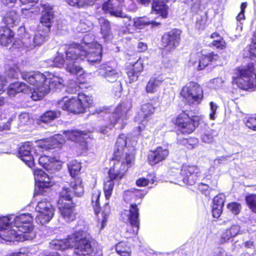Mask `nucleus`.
<instances>
[{
	"instance_id": "1",
	"label": "nucleus",
	"mask_w": 256,
	"mask_h": 256,
	"mask_svg": "<svg viewBox=\"0 0 256 256\" xmlns=\"http://www.w3.org/2000/svg\"><path fill=\"white\" fill-rule=\"evenodd\" d=\"M32 222L30 214L0 217V238L10 242L32 240L36 236Z\"/></svg>"
},
{
	"instance_id": "2",
	"label": "nucleus",
	"mask_w": 256,
	"mask_h": 256,
	"mask_svg": "<svg viewBox=\"0 0 256 256\" xmlns=\"http://www.w3.org/2000/svg\"><path fill=\"white\" fill-rule=\"evenodd\" d=\"M84 224L82 220L78 221L74 234L65 240H52L50 244V247L60 250L74 247V252L78 256H94L95 252L91 244L90 235Z\"/></svg>"
},
{
	"instance_id": "3",
	"label": "nucleus",
	"mask_w": 256,
	"mask_h": 256,
	"mask_svg": "<svg viewBox=\"0 0 256 256\" xmlns=\"http://www.w3.org/2000/svg\"><path fill=\"white\" fill-rule=\"evenodd\" d=\"M23 80L34 86L31 91V98L34 100L42 98L50 89H60L64 86V80L54 74L48 78L38 72H21Z\"/></svg>"
},
{
	"instance_id": "4",
	"label": "nucleus",
	"mask_w": 256,
	"mask_h": 256,
	"mask_svg": "<svg viewBox=\"0 0 256 256\" xmlns=\"http://www.w3.org/2000/svg\"><path fill=\"white\" fill-rule=\"evenodd\" d=\"M136 144V138L132 140L124 134L119 135L116 142L114 158L112 160L114 168L111 170L110 172H113L114 170H117L118 168H121L122 172L118 175V176H122L124 172H126L134 164ZM110 174L112 176H114L113 173Z\"/></svg>"
},
{
	"instance_id": "5",
	"label": "nucleus",
	"mask_w": 256,
	"mask_h": 256,
	"mask_svg": "<svg viewBox=\"0 0 256 256\" xmlns=\"http://www.w3.org/2000/svg\"><path fill=\"white\" fill-rule=\"evenodd\" d=\"M74 46H65V59L62 55L58 54L53 60H49L48 62L52 67L61 68L65 65L66 69L68 72L78 76L80 83H84L86 80V74L79 64L82 56H79L80 50L76 48Z\"/></svg>"
},
{
	"instance_id": "6",
	"label": "nucleus",
	"mask_w": 256,
	"mask_h": 256,
	"mask_svg": "<svg viewBox=\"0 0 256 256\" xmlns=\"http://www.w3.org/2000/svg\"><path fill=\"white\" fill-rule=\"evenodd\" d=\"M146 194L144 191L137 189H130L125 190L123 194L124 200L126 202H134L130 204L128 210H124L122 214L124 220L129 221L132 230H127L125 236L132 237L136 235L140 228L139 209L138 204H140L141 200Z\"/></svg>"
},
{
	"instance_id": "7",
	"label": "nucleus",
	"mask_w": 256,
	"mask_h": 256,
	"mask_svg": "<svg viewBox=\"0 0 256 256\" xmlns=\"http://www.w3.org/2000/svg\"><path fill=\"white\" fill-rule=\"evenodd\" d=\"M82 46H78L74 44L70 46L74 45L76 48L80 50L79 56H82L80 60L86 58L88 62L93 63L99 61L102 58V48L100 44L94 41V36L90 34H86L82 39Z\"/></svg>"
},
{
	"instance_id": "8",
	"label": "nucleus",
	"mask_w": 256,
	"mask_h": 256,
	"mask_svg": "<svg viewBox=\"0 0 256 256\" xmlns=\"http://www.w3.org/2000/svg\"><path fill=\"white\" fill-rule=\"evenodd\" d=\"M252 64L236 68L232 76V83L239 88L246 90H254L256 88V74Z\"/></svg>"
},
{
	"instance_id": "9",
	"label": "nucleus",
	"mask_w": 256,
	"mask_h": 256,
	"mask_svg": "<svg viewBox=\"0 0 256 256\" xmlns=\"http://www.w3.org/2000/svg\"><path fill=\"white\" fill-rule=\"evenodd\" d=\"M72 191L64 186L60 192L58 207L60 217L66 222L74 221L77 215L75 204L72 202Z\"/></svg>"
},
{
	"instance_id": "10",
	"label": "nucleus",
	"mask_w": 256,
	"mask_h": 256,
	"mask_svg": "<svg viewBox=\"0 0 256 256\" xmlns=\"http://www.w3.org/2000/svg\"><path fill=\"white\" fill-rule=\"evenodd\" d=\"M180 94L189 104H200L203 98L201 86L194 82L187 83L182 88Z\"/></svg>"
},
{
	"instance_id": "11",
	"label": "nucleus",
	"mask_w": 256,
	"mask_h": 256,
	"mask_svg": "<svg viewBox=\"0 0 256 256\" xmlns=\"http://www.w3.org/2000/svg\"><path fill=\"white\" fill-rule=\"evenodd\" d=\"M68 168L72 180L70 184V190L73 192L74 194L77 196H81L84 194V188L82 180L80 178H74L80 172L81 168L80 163L76 160H72L68 165Z\"/></svg>"
},
{
	"instance_id": "12",
	"label": "nucleus",
	"mask_w": 256,
	"mask_h": 256,
	"mask_svg": "<svg viewBox=\"0 0 256 256\" xmlns=\"http://www.w3.org/2000/svg\"><path fill=\"white\" fill-rule=\"evenodd\" d=\"M201 174L199 167L194 165H183L176 179L179 184H194Z\"/></svg>"
},
{
	"instance_id": "13",
	"label": "nucleus",
	"mask_w": 256,
	"mask_h": 256,
	"mask_svg": "<svg viewBox=\"0 0 256 256\" xmlns=\"http://www.w3.org/2000/svg\"><path fill=\"white\" fill-rule=\"evenodd\" d=\"M42 152L37 144L34 146L30 142H27L23 144L19 148L18 156L28 166L31 168L34 165V156H36Z\"/></svg>"
},
{
	"instance_id": "14",
	"label": "nucleus",
	"mask_w": 256,
	"mask_h": 256,
	"mask_svg": "<svg viewBox=\"0 0 256 256\" xmlns=\"http://www.w3.org/2000/svg\"><path fill=\"white\" fill-rule=\"evenodd\" d=\"M36 211L38 213L36 217V222L44 224L52 218L54 209L50 202L43 198L38 202Z\"/></svg>"
},
{
	"instance_id": "15",
	"label": "nucleus",
	"mask_w": 256,
	"mask_h": 256,
	"mask_svg": "<svg viewBox=\"0 0 256 256\" xmlns=\"http://www.w3.org/2000/svg\"><path fill=\"white\" fill-rule=\"evenodd\" d=\"M98 72L102 78L110 82H116L117 90H121L122 85L120 80H117L121 76V72L115 68L106 64H102L98 69Z\"/></svg>"
},
{
	"instance_id": "16",
	"label": "nucleus",
	"mask_w": 256,
	"mask_h": 256,
	"mask_svg": "<svg viewBox=\"0 0 256 256\" xmlns=\"http://www.w3.org/2000/svg\"><path fill=\"white\" fill-rule=\"evenodd\" d=\"M181 34L182 31L176 29L164 34L162 42L164 49L168 51L174 50L179 44Z\"/></svg>"
},
{
	"instance_id": "17",
	"label": "nucleus",
	"mask_w": 256,
	"mask_h": 256,
	"mask_svg": "<svg viewBox=\"0 0 256 256\" xmlns=\"http://www.w3.org/2000/svg\"><path fill=\"white\" fill-rule=\"evenodd\" d=\"M79 102L77 98L66 96L58 102V108L74 114L83 113V108Z\"/></svg>"
},
{
	"instance_id": "18",
	"label": "nucleus",
	"mask_w": 256,
	"mask_h": 256,
	"mask_svg": "<svg viewBox=\"0 0 256 256\" xmlns=\"http://www.w3.org/2000/svg\"><path fill=\"white\" fill-rule=\"evenodd\" d=\"M128 109L124 104H120L116 108L110 118V124L107 126L109 128H112L116 124H120V128L123 127L126 124V112Z\"/></svg>"
},
{
	"instance_id": "19",
	"label": "nucleus",
	"mask_w": 256,
	"mask_h": 256,
	"mask_svg": "<svg viewBox=\"0 0 256 256\" xmlns=\"http://www.w3.org/2000/svg\"><path fill=\"white\" fill-rule=\"evenodd\" d=\"M176 124L179 130L183 134H189L195 129L194 120L190 118L188 114L183 112L176 118Z\"/></svg>"
},
{
	"instance_id": "20",
	"label": "nucleus",
	"mask_w": 256,
	"mask_h": 256,
	"mask_svg": "<svg viewBox=\"0 0 256 256\" xmlns=\"http://www.w3.org/2000/svg\"><path fill=\"white\" fill-rule=\"evenodd\" d=\"M64 142V140L62 134H58L52 138L46 139L39 140L35 142L37 146L42 152L44 150L52 149L58 147Z\"/></svg>"
},
{
	"instance_id": "21",
	"label": "nucleus",
	"mask_w": 256,
	"mask_h": 256,
	"mask_svg": "<svg viewBox=\"0 0 256 256\" xmlns=\"http://www.w3.org/2000/svg\"><path fill=\"white\" fill-rule=\"evenodd\" d=\"M34 175L36 186L39 188L38 191L36 188L35 194L42 193L44 188H47L52 186L50 178L42 170L38 168L34 169Z\"/></svg>"
},
{
	"instance_id": "22",
	"label": "nucleus",
	"mask_w": 256,
	"mask_h": 256,
	"mask_svg": "<svg viewBox=\"0 0 256 256\" xmlns=\"http://www.w3.org/2000/svg\"><path fill=\"white\" fill-rule=\"evenodd\" d=\"M124 6L123 0H105L102 10L111 15L117 17L124 16L122 8Z\"/></svg>"
},
{
	"instance_id": "23",
	"label": "nucleus",
	"mask_w": 256,
	"mask_h": 256,
	"mask_svg": "<svg viewBox=\"0 0 256 256\" xmlns=\"http://www.w3.org/2000/svg\"><path fill=\"white\" fill-rule=\"evenodd\" d=\"M114 168V165H113L112 167L110 168L108 172V180L105 181L104 186V191L105 194L106 199L108 200L112 196V192L114 186V180H120L122 178L125 174L126 172H124L122 176H118V174L121 173L122 170L121 168H118L117 170H114L113 171L114 176H111V170Z\"/></svg>"
},
{
	"instance_id": "24",
	"label": "nucleus",
	"mask_w": 256,
	"mask_h": 256,
	"mask_svg": "<svg viewBox=\"0 0 256 256\" xmlns=\"http://www.w3.org/2000/svg\"><path fill=\"white\" fill-rule=\"evenodd\" d=\"M48 34V32H46V29H44V31L42 32V33L40 30L38 31L32 38L26 37V36H25L22 41L24 46L28 50H31L36 46H40L45 41Z\"/></svg>"
},
{
	"instance_id": "25",
	"label": "nucleus",
	"mask_w": 256,
	"mask_h": 256,
	"mask_svg": "<svg viewBox=\"0 0 256 256\" xmlns=\"http://www.w3.org/2000/svg\"><path fill=\"white\" fill-rule=\"evenodd\" d=\"M169 154V150L166 146H158L151 152L148 157L149 164L154 166L164 160Z\"/></svg>"
},
{
	"instance_id": "26",
	"label": "nucleus",
	"mask_w": 256,
	"mask_h": 256,
	"mask_svg": "<svg viewBox=\"0 0 256 256\" xmlns=\"http://www.w3.org/2000/svg\"><path fill=\"white\" fill-rule=\"evenodd\" d=\"M240 226L238 224H232L230 228L224 230L218 239V243L224 244L228 242L230 239L242 234Z\"/></svg>"
},
{
	"instance_id": "27",
	"label": "nucleus",
	"mask_w": 256,
	"mask_h": 256,
	"mask_svg": "<svg viewBox=\"0 0 256 256\" xmlns=\"http://www.w3.org/2000/svg\"><path fill=\"white\" fill-rule=\"evenodd\" d=\"M42 10L40 22L46 28V32L50 30V23L54 18L52 7L48 4H44L42 6Z\"/></svg>"
},
{
	"instance_id": "28",
	"label": "nucleus",
	"mask_w": 256,
	"mask_h": 256,
	"mask_svg": "<svg viewBox=\"0 0 256 256\" xmlns=\"http://www.w3.org/2000/svg\"><path fill=\"white\" fill-rule=\"evenodd\" d=\"M142 110L144 118V119L141 120L138 116L136 117V122L138 124H140L141 125L139 126L138 128V132H140L142 130L144 129L145 125L148 122L147 118L148 116L153 114L155 110V108L150 103H146L144 104L142 106Z\"/></svg>"
},
{
	"instance_id": "29",
	"label": "nucleus",
	"mask_w": 256,
	"mask_h": 256,
	"mask_svg": "<svg viewBox=\"0 0 256 256\" xmlns=\"http://www.w3.org/2000/svg\"><path fill=\"white\" fill-rule=\"evenodd\" d=\"M39 164L48 170L53 172L61 168V162L54 158L46 156H41L38 158Z\"/></svg>"
},
{
	"instance_id": "30",
	"label": "nucleus",
	"mask_w": 256,
	"mask_h": 256,
	"mask_svg": "<svg viewBox=\"0 0 256 256\" xmlns=\"http://www.w3.org/2000/svg\"><path fill=\"white\" fill-rule=\"evenodd\" d=\"M144 69V63L141 59L138 60L134 64L130 66L127 71V74L130 80V82H132L138 80L140 72Z\"/></svg>"
},
{
	"instance_id": "31",
	"label": "nucleus",
	"mask_w": 256,
	"mask_h": 256,
	"mask_svg": "<svg viewBox=\"0 0 256 256\" xmlns=\"http://www.w3.org/2000/svg\"><path fill=\"white\" fill-rule=\"evenodd\" d=\"M64 134L68 139L76 142H82V148H86V144L84 140L88 137V134L84 131H80L78 130H73L64 132Z\"/></svg>"
},
{
	"instance_id": "32",
	"label": "nucleus",
	"mask_w": 256,
	"mask_h": 256,
	"mask_svg": "<svg viewBox=\"0 0 256 256\" xmlns=\"http://www.w3.org/2000/svg\"><path fill=\"white\" fill-rule=\"evenodd\" d=\"M200 52V55H198L199 62L196 66L198 70H204L210 62L216 60L218 58V56L212 52L208 54H204L203 52Z\"/></svg>"
},
{
	"instance_id": "33",
	"label": "nucleus",
	"mask_w": 256,
	"mask_h": 256,
	"mask_svg": "<svg viewBox=\"0 0 256 256\" xmlns=\"http://www.w3.org/2000/svg\"><path fill=\"white\" fill-rule=\"evenodd\" d=\"M2 20L4 24L6 25V28H12L19 24L20 17L16 11L11 10L6 14Z\"/></svg>"
},
{
	"instance_id": "34",
	"label": "nucleus",
	"mask_w": 256,
	"mask_h": 256,
	"mask_svg": "<svg viewBox=\"0 0 256 256\" xmlns=\"http://www.w3.org/2000/svg\"><path fill=\"white\" fill-rule=\"evenodd\" d=\"M29 91L30 88L25 83L17 82L9 86L7 94L8 96H12L20 92L26 93Z\"/></svg>"
},
{
	"instance_id": "35",
	"label": "nucleus",
	"mask_w": 256,
	"mask_h": 256,
	"mask_svg": "<svg viewBox=\"0 0 256 256\" xmlns=\"http://www.w3.org/2000/svg\"><path fill=\"white\" fill-rule=\"evenodd\" d=\"M98 22L100 27V32L104 40L108 41L112 40L113 36L110 22L104 18H101L98 19Z\"/></svg>"
},
{
	"instance_id": "36",
	"label": "nucleus",
	"mask_w": 256,
	"mask_h": 256,
	"mask_svg": "<svg viewBox=\"0 0 256 256\" xmlns=\"http://www.w3.org/2000/svg\"><path fill=\"white\" fill-rule=\"evenodd\" d=\"M163 81L164 78L160 76L152 77L146 86V92L152 94L156 92Z\"/></svg>"
},
{
	"instance_id": "37",
	"label": "nucleus",
	"mask_w": 256,
	"mask_h": 256,
	"mask_svg": "<svg viewBox=\"0 0 256 256\" xmlns=\"http://www.w3.org/2000/svg\"><path fill=\"white\" fill-rule=\"evenodd\" d=\"M99 210L100 208L96 214L98 215V221H100V224L98 223V226L100 225V229L102 230L106 225V222L110 213V206L108 203H106L102 211L100 212Z\"/></svg>"
},
{
	"instance_id": "38",
	"label": "nucleus",
	"mask_w": 256,
	"mask_h": 256,
	"mask_svg": "<svg viewBox=\"0 0 256 256\" xmlns=\"http://www.w3.org/2000/svg\"><path fill=\"white\" fill-rule=\"evenodd\" d=\"M13 33L10 28L2 27L0 28V44L6 46L12 42Z\"/></svg>"
},
{
	"instance_id": "39",
	"label": "nucleus",
	"mask_w": 256,
	"mask_h": 256,
	"mask_svg": "<svg viewBox=\"0 0 256 256\" xmlns=\"http://www.w3.org/2000/svg\"><path fill=\"white\" fill-rule=\"evenodd\" d=\"M136 29H142L146 26L152 24V26H158L160 22L154 20H150L146 17L134 18Z\"/></svg>"
},
{
	"instance_id": "40",
	"label": "nucleus",
	"mask_w": 256,
	"mask_h": 256,
	"mask_svg": "<svg viewBox=\"0 0 256 256\" xmlns=\"http://www.w3.org/2000/svg\"><path fill=\"white\" fill-rule=\"evenodd\" d=\"M60 115V112H59L52 110L46 112L40 117L39 119L38 120V123L41 124L42 122H49L58 118Z\"/></svg>"
},
{
	"instance_id": "41",
	"label": "nucleus",
	"mask_w": 256,
	"mask_h": 256,
	"mask_svg": "<svg viewBox=\"0 0 256 256\" xmlns=\"http://www.w3.org/2000/svg\"><path fill=\"white\" fill-rule=\"evenodd\" d=\"M77 98L80 102V106L83 108V112H84L86 108L92 106L93 102L92 99L90 96H87L83 93L79 94Z\"/></svg>"
},
{
	"instance_id": "42",
	"label": "nucleus",
	"mask_w": 256,
	"mask_h": 256,
	"mask_svg": "<svg viewBox=\"0 0 256 256\" xmlns=\"http://www.w3.org/2000/svg\"><path fill=\"white\" fill-rule=\"evenodd\" d=\"M116 250L120 256H130L131 249L130 246L124 242H122L116 246Z\"/></svg>"
},
{
	"instance_id": "43",
	"label": "nucleus",
	"mask_w": 256,
	"mask_h": 256,
	"mask_svg": "<svg viewBox=\"0 0 256 256\" xmlns=\"http://www.w3.org/2000/svg\"><path fill=\"white\" fill-rule=\"evenodd\" d=\"M155 181V176L153 174H148L146 178L142 177L136 181V184L138 186H146L150 184H153Z\"/></svg>"
},
{
	"instance_id": "44",
	"label": "nucleus",
	"mask_w": 256,
	"mask_h": 256,
	"mask_svg": "<svg viewBox=\"0 0 256 256\" xmlns=\"http://www.w3.org/2000/svg\"><path fill=\"white\" fill-rule=\"evenodd\" d=\"M95 0H66V2L70 6L80 8L92 4Z\"/></svg>"
},
{
	"instance_id": "45",
	"label": "nucleus",
	"mask_w": 256,
	"mask_h": 256,
	"mask_svg": "<svg viewBox=\"0 0 256 256\" xmlns=\"http://www.w3.org/2000/svg\"><path fill=\"white\" fill-rule=\"evenodd\" d=\"M218 132L214 130H206L202 135V140L206 143H210L213 141L214 138L217 136Z\"/></svg>"
},
{
	"instance_id": "46",
	"label": "nucleus",
	"mask_w": 256,
	"mask_h": 256,
	"mask_svg": "<svg viewBox=\"0 0 256 256\" xmlns=\"http://www.w3.org/2000/svg\"><path fill=\"white\" fill-rule=\"evenodd\" d=\"M101 192L100 190H94L92 196V204L94 207L95 213L98 212V210L100 208L99 198Z\"/></svg>"
},
{
	"instance_id": "47",
	"label": "nucleus",
	"mask_w": 256,
	"mask_h": 256,
	"mask_svg": "<svg viewBox=\"0 0 256 256\" xmlns=\"http://www.w3.org/2000/svg\"><path fill=\"white\" fill-rule=\"evenodd\" d=\"M124 16H122V18H124V23L127 29V30L128 32L134 33L136 30L135 26L134 18L132 20L130 17L126 16L124 14Z\"/></svg>"
},
{
	"instance_id": "48",
	"label": "nucleus",
	"mask_w": 256,
	"mask_h": 256,
	"mask_svg": "<svg viewBox=\"0 0 256 256\" xmlns=\"http://www.w3.org/2000/svg\"><path fill=\"white\" fill-rule=\"evenodd\" d=\"M246 202L250 210L256 213V194H250L246 198Z\"/></svg>"
},
{
	"instance_id": "49",
	"label": "nucleus",
	"mask_w": 256,
	"mask_h": 256,
	"mask_svg": "<svg viewBox=\"0 0 256 256\" xmlns=\"http://www.w3.org/2000/svg\"><path fill=\"white\" fill-rule=\"evenodd\" d=\"M91 22L84 20L81 21L77 27V30L80 32H84L90 30L92 27Z\"/></svg>"
},
{
	"instance_id": "50",
	"label": "nucleus",
	"mask_w": 256,
	"mask_h": 256,
	"mask_svg": "<svg viewBox=\"0 0 256 256\" xmlns=\"http://www.w3.org/2000/svg\"><path fill=\"white\" fill-rule=\"evenodd\" d=\"M198 55H200V52H197L190 54L189 60L188 63V66L193 67L194 69L197 70L196 66H198V63L199 62Z\"/></svg>"
},
{
	"instance_id": "51",
	"label": "nucleus",
	"mask_w": 256,
	"mask_h": 256,
	"mask_svg": "<svg viewBox=\"0 0 256 256\" xmlns=\"http://www.w3.org/2000/svg\"><path fill=\"white\" fill-rule=\"evenodd\" d=\"M227 208L232 213L235 215L238 214L242 208L240 204L236 202H232L227 205Z\"/></svg>"
},
{
	"instance_id": "52",
	"label": "nucleus",
	"mask_w": 256,
	"mask_h": 256,
	"mask_svg": "<svg viewBox=\"0 0 256 256\" xmlns=\"http://www.w3.org/2000/svg\"><path fill=\"white\" fill-rule=\"evenodd\" d=\"M31 254L28 248H20L18 252L9 253L6 256H30Z\"/></svg>"
},
{
	"instance_id": "53",
	"label": "nucleus",
	"mask_w": 256,
	"mask_h": 256,
	"mask_svg": "<svg viewBox=\"0 0 256 256\" xmlns=\"http://www.w3.org/2000/svg\"><path fill=\"white\" fill-rule=\"evenodd\" d=\"M224 82V80L220 77L211 80L209 82L210 86L214 88H219L222 87Z\"/></svg>"
},
{
	"instance_id": "54",
	"label": "nucleus",
	"mask_w": 256,
	"mask_h": 256,
	"mask_svg": "<svg viewBox=\"0 0 256 256\" xmlns=\"http://www.w3.org/2000/svg\"><path fill=\"white\" fill-rule=\"evenodd\" d=\"M225 200V196L222 194H220L216 196L213 200V206H224V202Z\"/></svg>"
},
{
	"instance_id": "55",
	"label": "nucleus",
	"mask_w": 256,
	"mask_h": 256,
	"mask_svg": "<svg viewBox=\"0 0 256 256\" xmlns=\"http://www.w3.org/2000/svg\"><path fill=\"white\" fill-rule=\"evenodd\" d=\"M210 112L209 114L210 119L211 120H214L216 118V112L218 108V105L213 102L210 104Z\"/></svg>"
},
{
	"instance_id": "56",
	"label": "nucleus",
	"mask_w": 256,
	"mask_h": 256,
	"mask_svg": "<svg viewBox=\"0 0 256 256\" xmlns=\"http://www.w3.org/2000/svg\"><path fill=\"white\" fill-rule=\"evenodd\" d=\"M184 143L186 146L189 149L194 148L198 144V140L195 138H190L186 141Z\"/></svg>"
},
{
	"instance_id": "57",
	"label": "nucleus",
	"mask_w": 256,
	"mask_h": 256,
	"mask_svg": "<svg viewBox=\"0 0 256 256\" xmlns=\"http://www.w3.org/2000/svg\"><path fill=\"white\" fill-rule=\"evenodd\" d=\"M252 42L253 44L250 46L248 51L250 56L256 57V30L254 32Z\"/></svg>"
},
{
	"instance_id": "58",
	"label": "nucleus",
	"mask_w": 256,
	"mask_h": 256,
	"mask_svg": "<svg viewBox=\"0 0 256 256\" xmlns=\"http://www.w3.org/2000/svg\"><path fill=\"white\" fill-rule=\"evenodd\" d=\"M20 72V70L16 66H15L14 68H10L6 72V74L8 77L10 78H18V74Z\"/></svg>"
},
{
	"instance_id": "59",
	"label": "nucleus",
	"mask_w": 256,
	"mask_h": 256,
	"mask_svg": "<svg viewBox=\"0 0 256 256\" xmlns=\"http://www.w3.org/2000/svg\"><path fill=\"white\" fill-rule=\"evenodd\" d=\"M212 44L216 48L223 50L226 48V42L224 40L220 38L219 39L214 40L212 42Z\"/></svg>"
},
{
	"instance_id": "60",
	"label": "nucleus",
	"mask_w": 256,
	"mask_h": 256,
	"mask_svg": "<svg viewBox=\"0 0 256 256\" xmlns=\"http://www.w3.org/2000/svg\"><path fill=\"white\" fill-rule=\"evenodd\" d=\"M246 126L250 129L256 131V118H248L246 122Z\"/></svg>"
},
{
	"instance_id": "61",
	"label": "nucleus",
	"mask_w": 256,
	"mask_h": 256,
	"mask_svg": "<svg viewBox=\"0 0 256 256\" xmlns=\"http://www.w3.org/2000/svg\"><path fill=\"white\" fill-rule=\"evenodd\" d=\"M223 207L216 206H212V212L214 218H218L222 213Z\"/></svg>"
},
{
	"instance_id": "62",
	"label": "nucleus",
	"mask_w": 256,
	"mask_h": 256,
	"mask_svg": "<svg viewBox=\"0 0 256 256\" xmlns=\"http://www.w3.org/2000/svg\"><path fill=\"white\" fill-rule=\"evenodd\" d=\"M18 119L22 124H26L30 120V116L28 113H22L20 114Z\"/></svg>"
},
{
	"instance_id": "63",
	"label": "nucleus",
	"mask_w": 256,
	"mask_h": 256,
	"mask_svg": "<svg viewBox=\"0 0 256 256\" xmlns=\"http://www.w3.org/2000/svg\"><path fill=\"white\" fill-rule=\"evenodd\" d=\"M245 18L244 14V12H240L236 17V20L240 22V25L238 26L236 30L240 32L242 31V20H244Z\"/></svg>"
},
{
	"instance_id": "64",
	"label": "nucleus",
	"mask_w": 256,
	"mask_h": 256,
	"mask_svg": "<svg viewBox=\"0 0 256 256\" xmlns=\"http://www.w3.org/2000/svg\"><path fill=\"white\" fill-rule=\"evenodd\" d=\"M211 256H232V255L227 252L225 250L222 249L214 252Z\"/></svg>"
}]
</instances>
